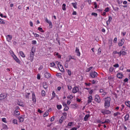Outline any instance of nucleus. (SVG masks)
Wrapping results in <instances>:
<instances>
[{"mask_svg": "<svg viewBox=\"0 0 130 130\" xmlns=\"http://www.w3.org/2000/svg\"><path fill=\"white\" fill-rule=\"evenodd\" d=\"M54 97H55V92H54V91L52 92V98H54Z\"/></svg>", "mask_w": 130, "mask_h": 130, "instance_id": "57", "label": "nucleus"}, {"mask_svg": "<svg viewBox=\"0 0 130 130\" xmlns=\"http://www.w3.org/2000/svg\"><path fill=\"white\" fill-rule=\"evenodd\" d=\"M114 43H117V38H115L113 40Z\"/></svg>", "mask_w": 130, "mask_h": 130, "instance_id": "48", "label": "nucleus"}, {"mask_svg": "<svg viewBox=\"0 0 130 130\" xmlns=\"http://www.w3.org/2000/svg\"><path fill=\"white\" fill-rule=\"evenodd\" d=\"M49 27L50 29L52 28V22L51 23H50Z\"/></svg>", "mask_w": 130, "mask_h": 130, "instance_id": "62", "label": "nucleus"}, {"mask_svg": "<svg viewBox=\"0 0 130 130\" xmlns=\"http://www.w3.org/2000/svg\"><path fill=\"white\" fill-rule=\"evenodd\" d=\"M41 94L43 96H45V91H44V90H42L41 92Z\"/></svg>", "mask_w": 130, "mask_h": 130, "instance_id": "38", "label": "nucleus"}, {"mask_svg": "<svg viewBox=\"0 0 130 130\" xmlns=\"http://www.w3.org/2000/svg\"><path fill=\"white\" fill-rule=\"evenodd\" d=\"M78 129V128H76V127H73L71 130H77Z\"/></svg>", "mask_w": 130, "mask_h": 130, "instance_id": "64", "label": "nucleus"}, {"mask_svg": "<svg viewBox=\"0 0 130 130\" xmlns=\"http://www.w3.org/2000/svg\"><path fill=\"white\" fill-rule=\"evenodd\" d=\"M91 16H93L94 17H97V16H98V14L96 13L92 12L91 13Z\"/></svg>", "mask_w": 130, "mask_h": 130, "instance_id": "37", "label": "nucleus"}, {"mask_svg": "<svg viewBox=\"0 0 130 130\" xmlns=\"http://www.w3.org/2000/svg\"><path fill=\"white\" fill-rule=\"evenodd\" d=\"M112 21V17L109 16L108 20L106 21L107 26H108Z\"/></svg>", "mask_w": 130, "mask_h": 130, "instance_id": "8", "label": "nucleus"}, {"mask_svg": "<svg viewBox=\"0 0 130 130\" xmlns=\"http://www.w3.org/2000/svg\"><path fill=\"white\" fill-rule=\"evenodd\" d=\"M117 3L118 5H121V4H122V1L117 0Z\"/></svg>", "mask_w": 130, "mask_h": 130, "instance_id": "44", "label": "nucleus"}, {"mask_svg": "<svg viewBox=\"0 0 130 130\" xmlns=\"http://www.w3.org/2000/svg\"><path fill=\"white\" fill-rule=\"evenodd\" d=\"M96 83H97V81L96 80H93L92 81V84H96Z\"/></svg>", "mask_w": 130, "mask_h": 130, "instance_id": "58", "label": "nucleus"}, {"mask_svg": "<svg viewBox=\"0 0 130 130\" xmlns=\"http://www.w3.org/2000/svg\"><path fill=\"white\" fill-rule=\"evenodd\" d=\"M121 35H123V36H125V35H126V31L121 32Z\"/></svg>", "mask_w": 130, "mask_h": 130, "instance_id": "53", "label": "nucleus"}, {"mask_svg": "<svg viewBox=\"0 0 130 130\" xmlns=\"http://www.w3.org/2000/svg\"><path fill=\"white\" fill-rule=\"evenodd\" d=\"M0 24H5V21L1 18H0Z\"/></svg>", "mask_w": 130, "mask_h": 130, "instance_id": "43", "label": "nucleus"}, {"mask_svg": "<svg viewBox=\"0 0 130 130\" xmlns=\"http://www.w3.org/2000/svg\"><path fill=\"white\" fill-rule=\"evenodd\" d=\"M37 79L38 80H40V75L39 74H38Z\"/></svg>", "mask_w": 130, "mask_h": 130, "instance_id": "63", "label": "nucleus"}, {"mask_svg": "<svg viewBox=\"0 0 130 130\" xmlns=\"http://www.w3.org/2000/svg\"><path fill=\"white\" fill-rule=\"evenodd\" d=\"M117 54H119V56H121V50L120 52H118Z\"/></svg>", "mask_w": 130, "mask_h": 130, "instance_id": "60", "label": "nucleus"}, {"mask_svg": "<svg viewBox=\"0 0 130 130\" xmlns=\"http://www.w3.org/2000/svg\"><path fill=\"white\" fill-rule=\"evenodd\" d=\"M14 113L16 115H20V111H18L17 110L14 111Z\"/></svg>", "mask_w": 130, "mask_h": 130, "instance_id": "32", "label": "nucleus"}, {"mask_svg": "<svg viewBox=\"0 0 130 130\" xmlns=\"http://www.w3.org/2000/svg\"><path fill=\"white\" fill-rule=\"evenodd\" d=\"M13 58L15 60V61H16V62H17V63H20V59H19V58H18V57H17L16 55H14Z\"/></svg>", "mask_w": 130, "mask_h": 130, "instance_id": "11", "label": "nucleus"}, {"mask_svg": "<svg viewBox=\"0 0 130 130\" xmlns=\"http://www.w3.org/2000/svg\"><path fill=\"white\" fill-rule=\"evenodd\" d=\"M106 13H107L108 12H109V11H110V8L109 7H107L106 8V9L104 10Z\"/></svg>", "mask_w": 130, "mask_h": 130, "instance_id": "35", "label": "nucleus"}, {"mask_svg": "<svg viewBox=\"0 0 130 130\" xmlns=\"http://www.w3.org/2000/svg\"><path fill=\"white\" fill-rule=\"evenodd\" d=\"M66 119V117L61 116L59 120V123H62V121Z\"/></svg>", "mask_w": 130, "mask_h": 130, "instance_id": "17", "label": "nucleus"}, {"mask_svg": "<svg viewBox=\"0 0 130 130\" xmlns=\"http://www.w3.org/2000/svg\"><path fill=\"white\" fill-rule=\"evenodd\" d=\"M62 108V106L61 105H57V108L58 109V110H60L61 108Z\"/></svg>", "mask_w": 130, "mask_h": 130, "instance_id": "34", "label": "nucleus"}, {"mask_svg": "<svg viewBox=\"0 0 130 130\" xmlns=\"http://www.w3.org/2000/svg\"><path fill=\"white\" fill-rule=\"evenodd\" d=\"M2 121H3V122H5V123H7V119L6 118H3Z\"/></svg>", "mask_w": 130, "mask_h": 130, "instance_id": "46", "label": "nucleus"}, {"mask_svg": "<svg viewBox=\"0 0 130 130\" xmlns=\"http://www.w3.org/2000/svg\"><path fill=\"white\" fill-rule=\"evenodd\" d=\"M18 104L19 105V106H21L22 107H24L25 106V104L23 102H18Z\"/></svg>", "mask_w": 130, "mask_h": 130, "instance_id": "26", "label": "nucleus"}, {"mask_svg": "<svg viewBox=\"0 0 130 130\" xmlns=\"http://www.w3.org/2000/svg\"><path fill=\"white\" fill-rule=\"evenodd\" d=\"M114 68H119V64L116 63L113 65Z\"/></svg>", "mask_w": 130, "mask_h": 130, "instance_id": "45", "label": "nucleus"}, {"mask_svg": "<svg viewBox=\"0 0 130 130\" xmlns=\"http://www.w3.org/2000/svg\"><path fill=\"white\" fill-rule=\"evenodd\" d=\"M13 123H14V124H18V120H17L16 119H14L13 120Z\"/></svg>", "mask_w": 130, "mask_h": 130, "instance_id": "40", "label": "nucleus"}, {"mask_svg": "<svg viewBox=\"0 0 130 130\" xmlns=\"http://www.w3.org/2000/svg\"><path fill=\"white\" fill-rule=\"evenodd\" d=\"M49 115V113H48V112H46L44 114V117H46V116H48Z\"/></svg>", "mask_w": 130, "mask_h": 130, "instance_id": "33", "label": "nucleus"}, {"mask_svg": "<svg viewBox=\"0 0 130 130\" xmlns=\"http://www.w3.org/2000/svg\"><path fill=\"white\" fill-rule=\"evenodd\" d=\"M6 37H7V41H8V42H10V41L12 40V36L8 35L6 36Z\"/></svg>", "mask_w": 130, "mask_h": 130, "instance_id": "14", "label": "nucleus"}, {"mask_svg": "<svg viewBox=\"0 0 130 130\" xmlns=\"http://www.w3.org/2000/svg\"><path fill=\"white\" fill-rule=\"evenodd\" d=\"M114 70V68H113V67H111L109 69V72H110L111 73H112V72H113Z\"/></svg>", "mask_w": 130, "mask_h": 130, "instance_id": "41", "label": "nucleus"}, {"mask_svg": "<svg viewBox=\"0 0 130 130\" xmlns=\"http://www.w3.org/2000/svg\"><path fill=\"white\" fill-rule=\"evenodd\" d=\"M68 74L69 76H72V71L70 70H68Z\"/></svg>", "mask_w": 130, "mask_h": 130, "instance_id": "51", "label": "nucleus"}, {"mask_svg": "<svg viewBox=\"0 0 130 130\" xmlns=\"http://www.w3.org/2000/svg\"><path fill=\"white\" fill-rule=\"evenodd\" d=\"M124 82L125 83L128 82V78H125V79L124 80Z\"/></svg>", "mask_w": 130, "mask_h": 130, "instance_id": "59", "label": "nucleus"}, {"mask_svg": "<svg viewBox=\"0 0 130 130\" xmlns=\"http://www.w3.org/2000/svg\"><path fill=\"white\" fill-rule=\"evenodd\" d=\"M50 67H51L52 68H54V67H55V63L54 62L50 63Z\"/></svg>", "mask_w": 130, "mask_h": 130, "instance_id": "31", "label": "nucleus"}, {"mask_svg": "<svg viewBox=\"0 0 130 130\" xmlns=\"http://www.w3.org/2000/svg\"><path fill=\"white\" fill-rule=\"evenodd\" d=\"M125 41V40H124V39L122 38V39H121L118 42V46L119 47L122 46L124 44Z\"/></svg>", "mask_w": 130, "mask_h": 130, "instance_id": "4", "label": "nucleus"}, {"mask_svg": "<svg viewBox=\"0 0 130 130\" xmlns=\"http://www.w3.org/2000/svg\"><path fill=\"white\" fill-rule=\"evenodd\" d=\"M18 120H19V122H23V121H24V118L21 116H19Z\"/></svg>", "mask_w": 130, "mask_h": 130, "instance_id": "21", "label": "nucleus"}, {"mask_svg": "<svg viewBox=\"0 0 130 130\" xmlns=\"http://www.w3.org/2000/svg\"><path fill=\"white\" fill-rule=\"evenodd\" d=\"M44 75V77L46 78V79H49V78L51 77V74H50V73L47 72H45Z\"/></svg>", "mask_w": 130, "mask_h": 130, "instance_id": "7", "label": "nucleus"}, {"mask_svg": "<svg viewBox=\"0 0 130 130\" xmlns=\"http://www.w3.org/2000/svg\"><path fill=\"white\" fill-rule=\"evenodd\" d=\"M101 112L104 114V115H108V114H111V111H110L109 110H107L106 109H101L100 110Z\"/></svg>", "mask_w": 130, "mask_h": 130, "instance_id": "3", "label": "nucleus"}, {"mask_svg": "<svg viewBox=\"0 0 130 130\" xmlns=\"http://www.w3.org/2000/svg\"><path fill=\"white\" fill-rule=\"evenodd\" d=\"M58 68L59 71H61V72H62L64 70L63 67L61 64L58 65Z\"/></svg>", "mask_w": 130, "mask_h": 130, "instance_id": "20", "label": "nucleus"}, {"mask_svg": "<svg viewBox=\"0 0 130 130\" xmlns=\"http://www.w3.org/2000/svg\"><path fill=\"white\" fill-rule=\"evenodd\" d=\"M93 69V67H89V68H87V69H86V72H90V71H91V69Z\"/></svg>", "mask_w": 130, "mask_h": 130, "instance_id": "39", "label": "nucleus"}, {"mask_svg": "<svg viewBox=\"0 0 130 130\" xmlns=\"http://www.w3.org/2000/svg\"><path fill=\"white\" fill-rule=\"evenodd\" d=\"M32 99L33 102L36 103V96L34 92H32Z\"/></svg>", "mask_w": 130, "mask_h": 130, "instance_id": "13", "label": "nucleus"}, {"mask_svg": "<svg viewBox=\"0 0 130 130\" xmlns=\"http://www.w3.org/2000/svg\"><path fill=\"white\" fill-rule=\"evenodd\" d=\"M125 105L127 106V107H129L130 108V101H127L125 102Z\"/></svg>", "mask_w": 130, "mask_h": 130, "instance_id": "27", "label": "nucleus"}, {"mask_svg": "<svg viewBox=\"0 0 130 130\" xmlns=\"http://www.w3.org/2000/svg\"><path fill=\"white\" fill-rule=\"evenodd\" d=\"M33 35L35 36V37H39V35L37 34H35L34 32H32Z\"/></svg>", "mask_w": 130, "mask_h": 130, "instance_id": "50", "label": "nucleus"}, {"mask_svg": "<svg viewBox=\"0 0 130 130\" xmlns=\"http://www.w3.org/2000/svg\"><path fill=\"white\" fill-rule=\"evenodd\" d=\"M66 4H63L62 6V9L63 10V11H66Z\"/></svg>", "mask_w": 130, "mask_h": 130, "instance_id": "30", "label": "nucleus"}, {"mask_svg": "<svg viewBox=\"0 0 130 130\" xmlns=\"http://www.w3.org/2000/svg\"><path fill=\"white\" fill-rule=\"evenodd\" d=\"M123 77V75H122V73H118L117 74V78L118 79H122V77Z\"/></svg>", "mask_w": 130, "mask_h": 130, "instance_id": "12", "label": "nucleus"}, {"mask_svg": "<svg viewBox=\"0 0 130 130\" xmlns=\"http://www.w3.org/2000/svg\"><path fill=\"white\" fill-rule=\"evenodd\" d=\"M35 48L34 47H32L31 49V51L30 52V56H29V60H30L31 62L34 60V54L35 53Z\"/></svg>", "mask_w": 130, "mask_h": 130, "instance_id": "2", "label": "nucleus"}, {"mask_svg": "<svg viewBox=\"0 0 130 130\" xmlns=\"http://www.w3.org/2000/svg\"><path fill=\"white\" fill-rule=\"evenodd\" d=\"M108 80H112L113 78L112 76H110L108 77Z\"/></svg>", "mask_w": 130, "mask_h": 130, "instance_id": "61", "label": "nucleus"}, {"mask_svg": "<svg viewBox=\"0 0 130 130\" xmlns=\"http://www.w3.org/2000/svg\"><path fill=\"white\" fill-rule=\"evenodd\" d=\"M129 119V114H126L125 116H124L125 121H127V120H128Z\"/></svg>", "mask_w": 130, "mask_h": 130, "instance_id": "15", "label": "nucleus"}, {"mask_svg": "<svg viewBox=\"0 0 130 130\" xmlns=\"http://www.w3.org/2000/svg\"><path fill=\"white\" fill-rule=\"evenodd\" d=\"M72 5L73 7L74 8V9H77V5H78V3H72Z\"/></svg>", "mask_w": 130, "mask_h": 130, "instance_id": "29", "label": "nucleus"}, {"mask_svg": "<svg viewBox=\"0 0 130 130\" xmlns=\"http://www.w3.org/2000/svg\"><path fill=\"white\" fill-rule=\"evenodd\" d=\"M79 91H80V89H79L77 86H75L72 89V93H73V94H76V93H78Z\"/></svg>", "mask_w": 130, "mask_h": 130, "instance_id": "5", "label": "nucleus"}, {"mask_svg": "<svg viewBox=\"0 0 130 130\" xmlns=\"http://www.w3.org/2000/svg\"><path fill=\"white\" fill-rule=\"evenodd\" d=\"M38 30L40 31V32H41L42 33H44V30L42 28V27H39L38 28Z\"/></svg>", "mask_w": 130, "mask_h": 130, "instance_id": "28", "label": "nucleus"}, {"mask_svg": "<svg viewBox=\"0 0 130 130\" xmlns=\"http://www.w3.org/2000/svg\"><path fill=\"white\" fill-rule=\"evenodd\" d=\"M75 52L77 54V56H80L81 55V53L80 52V49L78 47H76Z\"/></svg>", "mask_w": 130, "mask_h": 130, "instance_id": "10", "label": "nucleus"}, {"mask_svg": "<svg viewBox=\"0 0 130 130\" xmlns=\"http://www.w3.org/2000/svg\"><path fill=\"white\" fill-rule=\"evenodd\" d=\"M73 122L68 123V126H72L73 125Z\"/></svg>", "mask_w": 130, "mask_h": 130, "instance_id": "54", "label": "nucleus"}, {"mask_svg": "<svg viewBox=\"0 0 130 130\" xmlns=\"http://www.w3.org/2000/svg\"><path fill=\"white\" fill-rule=\"evenodd\" d=\"M52 121H54V117H52L50 119V122H52Z\"/></svg>", "mask_w": 130, "mask_h": 130, "instance_id": "55", "label": "nucleus"}, {"mask_svg": "<svg viewBox=\"0 0 130 130\" xmlns=\"http://www.w3.org/2000/svg\"><path fill=\"white\" fill-rule=\"evenodd\" d=\"M89 117H90V114H86L84 118V121H87Z\"/></svg>", "mask_w": 130, "mask_h": 130, "instance_id": "19", "label": "nucleus"}, {"mask_svg": "<svg viewBox=\"0 0 130 130\" xmlns=\"http://www.w3.org/2000/svg\"><path fill=\"white\" fill-rule=\"evenodd\" d=\"M32 44L35 45V44H37V42L35 40H33L32 41Z\"/></svg>", "mask_w": 130, "mask_h": 130, "instance_id": "52", "label": "nucleus"}, {"mask_svg": "<svg viewBox=\"0 0 130 130\" xmlns=\"http://www.w3.org/2000/svg\"><path fill=\"white\" fill-rule=\"evenodd\" d=\"M71 59H76L74 57H72L71 56H69V60H71Z\"/></svg>", "mask_w": 130, "mask_h": 130, "instance_id": "56", "label": "nucleus"}, {"mask_svg": "<svg viewBox=\"0 0 130 130\" xmlns=\"http://www.w3.org/2000/svg\"><path fill=\"white\" fill-rule=\"evenodd\" d=\"M19 54L21 56V57H25V54H24V52H23V51H20Z\"/></svg>", "mask_w": 130, "mask_h": 130, "instance_id": "25", "label": "nucleus"}, {"mask_svg": "<svg viewBox=\"0 0 130 130\" xmlns=\"http://www.w3.org/2000/svg\"><path fill=\"white\" fill-rule=\"evenodd\" d=\"M30 95V93H26V94L25 95V98L26 99H28L29 98V96Z\"/></svg>", "mask_w": 130, "mask_h": 130, "instance_id": "36", "label": "nucleus"}, {"mask_svg": "<svg viewBox=\"0 0 130 130\" xmlns=\"http://www.w3.org/2000/svg\"><path fill=\"white\" fill-rule=\"evenodd\" d=\"M92 95H90L88 98L87 103H91V102H92Z\"/></svg>", "mask_w": 130, "mask_h": 130, "instance_id": "18", "label": "nucleus"}, {"mask_svg": "<svg viewBox=\"0 0 130 130\" xmlns=\"http://www.w3.org/2000/svg\"><path fill=\"white\" fill-rule=\"evenodd\" d=\"M97 75H98V74L96 72H91L90 73V76L91 78H96Z\"/></svg>", "mask_w": 130, "mask_h": 130, "instance_id": "6", "label": "nucleus"}, {"mask_svg": "<svg viewBox=\"0 0 130 130\" xmlns=\"http://www.w3.org/2000/svg\"><path fill=\"white\" fill-rule=\"evenodd\" d=\"M112 8L115 12H118V11H119V8L118 7H114L112 6Z\"/></svg>", "mask_w": 130, "mask_h": 130, "instance_id": "24", "label": "nucleus"}, {"mask_svg": "<svg viewBox=\"0 0 130 130\" xmlns=\"http://www.w3.org/2000/svg\"><path fill=\"white\" fill-rule=\"evenodd\" d=\"M107 121H101L100 120H98V123H101L102 124H104V123H106Z\"/></svg>", "mask_w": 130, "mask_h": 130, "instance_id": "23", "label": "nucleus"}, {"mask_svg": "<svg viewBox=\"0 0 130 130\" xmlns=\"http://www.w3.org/2000/svg\"><path fill=\"white\" fill-rule=\"evenodd\" d=\"M69 107H68V106H67L66 107H65V108H64V111H68V110H69Z\"/></svg>", "mask_w": 130, "mask_h": 130, "instance_id": "49", "label": "nucleus"}, {"mask_svg": "<svg viewBox=\"0 0 130 130\" xmlns=\"http://www.w3.org/2000/svg\"><path fill=\"white\" fill-rule=\"evenodd\" d=\"M122 55H125L126 54V52L125 51L121 50Z\"/></svg>", "mask_w": 130, "mask_h": 130, "instance_id": "47", "label": "nucleus"}, {"mask_svg": "<svg viewBox=\"0 0 130 130\" xmlns=\"http://www.w3.org/2000/svg\"><path fill=\"white\" fill-rule=\"evenodd\" d=\"M5 98H7L6 93H1L0 94V100H3V99H5Z\"/></svg>", "mask_w": 130, "mask_h": 130, "instance_id": "9", "label": "nucleus"}, {"mask_svg": "<svg viewBox=\"0 0 130 130\" xmlns=\"http://www.w3.org/2000/svg\"><path fill=\"white\" fill-rule=\"evenodd\" d=\"M67 98L68 99H73V98H74V96H73V95H70L69 96H68Z\"/></svg>", "mask_w": 130, "mask_h": 130, "instance_id": "42", "label": "nucleus"}, {"mask_svg": "<svg viewBox=\"0 0 130 130\" xmlns=\"http://www.w3.org/2000/svg\"><path fill=\"white\" fill-rule=\"evenodd\" d=\"M43 86L46 90L48 88V84L46 82H44L43 84Z\"/></svg>", "mask_w": 130, "mask_h": 130, "instance_id": "16", "label": "nucleus"}, {"mask_svg": "<svg viewBox=\"0 0 130 130\" xmlns=\"http://www.w3.org/2000/svg\"><path fill=\"white\" fill-rule=\"evenodd\" d=\"M110 101H111V98L108 97L105 100V108L108 109L110 107Z\"/></svg>", "mask_w": 130, "mask_h": 130, "instance_id": "1", "label": "nucleus"}, {"mask_svg": "<svg viewBox=\"0 0 130 130\" xmlns=\"http://www.w3.org/2000/svg\"><path fill=\"white\" fill-rule=\"evenodd\" d=\"M120 114H121V113H120V112H117L114 113L113 116H114V117H116V116L120 115Z\"/></svg>", "mask_w": 130, "mask_h": 130, "instance_id": "22", "label": "nucleus"}]
</instances>
